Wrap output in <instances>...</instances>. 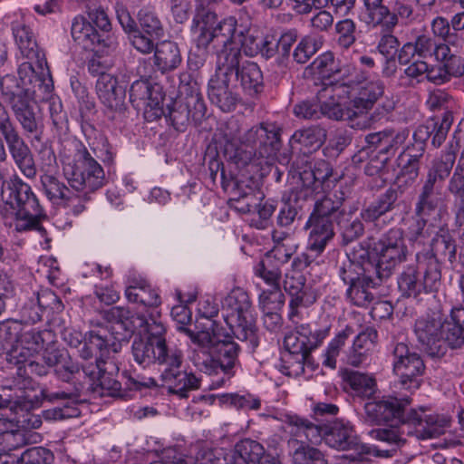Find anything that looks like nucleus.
<instances>
[{
  "label": "nucleus",
  "instance_id": "4be33fe9",
  "mask_svg": "<svg viewBox=\"0 0 464 464\" xmlns=\"http://www.w3.org/2000/svg\"><path fill=\"white\" fill-rule=\"evenodd\" d=\"M320 431V441L324 440L326 445L338 450L354 449L358 438L353 425L349 421L336 420L328 424L314 423Z\"/></svg>",
  "mask_w": 464,
  "mask_h": 464
},
{
  "label": "nucleus",
  "instance_id": "412c9836",
  "mask_svg": "<svg viewBox=\"0 0 464 464\" xmlns=\"http://www.w3.org/2000/svg\"><path fill=\"white\" fill-rule=\"evenodd\" d=\"M414 333L421 349L431 358L445 356V345L440 340L443 321L440 317L425 316L416 320Z\"/></svg>",
  "mask_w": 464,
  "mask_h": 464
},
{
  "label": "nucleus",
  "instance_id": "6e6552de",
  "mask_svg": "<svg viewBox=\"0 0 464 464\" xmlns=\"http://www.w3.org/2000/svg\"><path fill=\"white\" fill-rule=\"evenodd\" d=\"M284 422L289 430L287 451L292 464H327L324 454L317 448L307 443L320 441V431L311 420L287 414Z\"/></svg>",
  "mask_w": 464,
  "mask_h": 464
},
{
  "label": "nucleus",
  "instance_id": "a878e982",
  "mask_svg": "<svg viewBox=\"0 0 464 464\" xmlns=\"http://www.w3.org/2000/svg\"><path fill=\"white\" fill-rule=\"evenodd\" d=\"M130 102L138 109L144 107L146 113L147 110L150 109L155 117L161 112V94L146 79H140L132 82L130 88Z\"/></svg>",
  "mask_w": 464,
  "mask_h": 464
},
{
  "label": "nucleus",
  "instance_id": "423d86ee",
  "mask_svg": "<svg viewBox=\"0 0 464 464\" xmlns=\"http://www.w3.org/2000/svg\"><path fill=\"white\" fill-rule=\"evenodd\" d=\"M2 198L14 210L16 231L36 229L45 233V229L40 225V219L45 216L44 211L29 184L14 175L3 183Z\"/></svg>",
  "mask_w": 464,
  "mask_h": 464
},
{
  "label": "nucleus",
  "instance_id": "6e6d98bb",
  "mask_svg": "<svg viewBox=\"0 0 464 464\" xmlns=\"http://www.w3.org/2000/svg\"><path fill=\"white\" fill-rule=\"evenodd\" d=\"M217 36V41L223 45L219 52H223L227 47L239 46V44L235 42V34L237 31V20L233 16H228L222 19L213 28Z\"/></svg>",
  "mask_w": 464,
  "mask_h": 464
},
{
  "label": "nucleus",
  "instance_id": "c9c22d12",
  "mask_svg": "<svg viewBox=\"0 0 464 464\" xmlns=\"http://www.w3.org/2000/svg\"><path fill=\"white\" fill-rule=\"evenodd\" d=\"M40 182L44 194L51 201L71 206L79 200L76 192L52 173H43L40 176Z\"/></svg>",
  "mask_w": 464,
  "mask_h": 464
},
{
  "label": "nucleus",
  "instance_id": "79ce46f5",
  "mask_svg": "<svg viewBox=\"0 0 464 464\" xmlns=\"http://www.w3.org/2000/svg\"><path fill=\"white\" fill-rule=\"evenodd\" d=\"M431 252H420L416 256H427L436 260L440 266V262L453 263L456 259L457 246L454 239L449 234L436 235L430 245Z\"/></svg>",
  "mask_w": 464,
  "mask_h": 464
},
{
  "label": "nucleus",
  "instance_id": "f8f14e48",
  "mask_svg": "<svg viewBox=\"0 0 464 464\" xmlns=\"http://www.w3.org/2000/svg\"><path fill=\"white\" fill-rule=\"evenodd\" d=\"M372 249L377 256V263L374 264L377 269V277L389 278L393 270L404 262L408 256V247L402 229L391 228L373 244Z\"/></svg>",
  "mask_w": 464,
  "mask_h": 464
},
{
  "label": "nucleus",
  "instance_id": "f03ea898",
  "mask_svg": "<svg viewBox=\"0 0 464 464\" xmlns=\"http://www.w3.org/2000/svg\"><path fill=\"white\" fill-rule=\"evenodd\" d=\"M62 166L63 176L79 201L90 200L91 195L107 183L103 168L81 142L75 143L72 154L63 156Z\"/></svg>",
  "mask_w": 464,
  "mask_h": 464
},
{
  "label": "nucleus",
  "instance_id": "a18cd8bd",
  "mask_svg": "<svg viewBox=\"0 0 464 464\" xmlns=\"http://www.w3.org/2000/svg\"><path fill=\"white\" fill-rule=\"evenodd\" d=\"M283 286L291 298L308 295L317 298L312 287L306 285L305 276L297 270L291 269L285 274Z\"/></svg>",
  "mask_w": 464,
  "mask_h": 464
},
{
  "label": "nucleus",
  "instance_id": "c03bdc74",
  "mask_svg": "<svg viewBox=\"0 0 464 464\" xmlns=\"http://www.w3.org/2000/svg\"><path fill=\"white\" fill-rule=\"evenodd\" d=\"M456 160V154L447 150L438 159H435L428 170L425 181L435 185H441L450 176Z\"/></svg>",
  "mask_w": 464,
  "mask_h": 464
},
{
  "label": "nucleus",
  "instance_id": "2eb2a0df",
  "mask_svg": "<svg viewBox=\"0 0 464 464\" xmlns=\"http://www.w3.org/2000/svg\"><path fill=\"white\" fill-rule=\"evenodd\" d=\"M179 92L181 97L169 109V120L178 131H184L190 121L199 123L205 117L207 107L197 83L183 84L181 79Z\"/></svg>",
  "mask_w": 464,
  "mask_h": 464
},
{
  "label": "nucleus",
  "instance_id": "b1692460",
  "mask_svg": "<svg viewBox=\"0 0 464 464\" xmlns=\"http://www.w3.org/2000/svg\"><path fill=\"white\" fill-rule=\"evenodd\" d=\"M444 44H438L435 40L427 34L418 35L414 41L405 43L398 52V62L401 65H407L416 57L425 60L434 56L442 59L444 56Z\"/></svg>",
  "mask_w": 464,
  "mask_h": 464
},
{
  "label": "nucleus",
  "instance_id": "e433bc0d",
  "mask_svg": "<svg viewBox=\"0 0 464 464\" xmlns=\"http://www.w3.org/2000/svg\"><path fill=\"white\" fill-rule=\"evenodd\" d=\"M44 363L54 368V374L60 381H70L80 374V367L73 362L66 352L47 349L43 355Z\"/></svg>",
  "mask_w": 464,
  "mask_h": 464
},
{
  "label": "nucleus",
  "instance_id": "bb28decb",
  "mask_svg": "<svg viewBox=\"0 0 464 464\" xmlns=\"http://www.w3.org/2000/svg\"><path fill=\"white\" fill-rule=\"evenodd\" d=\"M359 256L355 254L353 256H347L339 267V276L344 284L352 285L371 273L377 275V269L373 263L369 260L368 251L362 248Z\"/></svg>",
  "mask_w": 464,
  "mask_h": 464
},
{
  "label": "nucleus",
  "instance_id": "ddd939ff",
  "mask_svg": "<svg viewBox=\"0 0 464 464\" xmlns=\"http://www.w3.org/2000/svg\"><path fill=\"white\" fill-rule=\"evenodd\" d=\"M223 57L217 53L216 72L208 82V94L210 102L221 111H231L239 100L231 77L236 60L233 56Z\"/></svg>",
  "mask_w": 464,
  "mask_h": 464
},
{
  "label": "nucleus",
  "instance_id": "72a5a7b5",
  "mask_svg": "<svg viewBox=\"0 0 464 464\" xmlns=\"http://www.w3.org/2000/svg\"><path fill=\"white\" fill-rule=\"evenodd\" d=\"M363 8L362 11V21L372 27L381 25L382 28L392 31V24H395V15L388 6L383 5V0H362Z\"/></svg>",
  "mask_w": 464,
  "mask_h": 464
},
{
  "label": "nucleus",
  "instance_id": "09e8293b",
  "mask_svg": "<svg viewBox=\"0 0 464 464\" xmlns=\"http://www.w3.org/2000/svg\"><path fill=\"white\" fill-rule=\"evenodd\" d=\"M325 137L324 129L319 126H311L295 130L292 135L291 141L311 150L318 149L324 143Z\"/></svg>",
  "mask_w": 464,
  "mask_h": 464
},
{
  "label": "nucleus",
  "instance_id": "aec40b11",
  "mask_svg": "<svg viewBox=\"0 0 464 464\" xmlns=\"http://www.w3.org/2000/svg\"><path fill=\"white\" fill-rule=\"evenodd\" d=\"M402 409L398 421L411 424L415 427L417 437L421 440L436 438L444 432L448 420L436 414H426L423 411L410 410L406 412V406L411 403L410 397L401 398Z\"/></svg>",
  "mask_w": 464,
  "mask_h": 464
},
{
  "label": "nucleus",
  "instance_id": "69168bd1",
  "mask_svg": "<svg viewBox=\"0 0 464 464\" xmlns=\"http://www.w3.org/2000/svg\"><path fill=\"white\" fill-rule=\"evenodd\" d=\"M317 41L312 36L300 40L293 52L294 61L297 63H306L318 51Z\"/></svg>",
  "mask_w": 464,
  "mask_h": 464
},
{
  "label": "nucleus",
  "instance_id": "603ef678",
  "mask_svg": "<svg viewBox=\"0 0 464 464\" xmlns=\"http://www.w3.org/2000/svg\"><path fill=\"white\" fill-rule=\"evenodd\" d=\"M139 29L152 38H161L164 28L157 14L150 8H142L138 13Z\"/></svg>",
  "mask_w": 464,
  "mask_h": 464
},
{
  "label": "nucleus",
  "instance_id": "bf43d9fd",
  "mask_svg": "<svg viewBox=\"0 0 464 464\" xmlns=\"http://www.w3.org/2000/svg\"><path fill=\"white\" fill-rule=\"evenodd\" d=\"M444 57H437L436 61L442 66L448 79L450 77H460L464 74V60L461 56L452 53L448 45L444 44Z\"/></svg>",
  "mask_w": 464,
  "mask_h": 464
},
{
  "label": "nucleus",
  "instance_id": "c756f323",
  "mask_svg": "<svg viewBox=\"0 0 464 464\" xmlns=\"http://www.w3.org/2000/svg\"><path fill=\"white\" fill-rule=\"evenodd\" d=\"M334 223L330 219H321L310 216L306 227H309L308 251L314 252L315 256L321 255L326 245L334 238Z\"/></svg>",
  "mask_w": 464,
  "mask_h": 464
},
{
  "label": "nucleus",
  "instance_id": "37998d69",
  "mask_svg": "<svg viewBox=\"0 0 464 464\" xmlns=\"http://www.w3.org/2000/svg\"><path fill=\"white\" fill-rule=\"evenodd\" d=\"M343 379L354 396L369 399L376 392V381L371 374L346 370Z\"/></svg>",
  "mask_w": 464,
  "mask_h": 464
},
{
  "label": "nucleus",
  "instance_id": "9b49d317",
  "mask_svg": "<svg viewBox=\"0 0 464 464\" xmlns=\"http://www.w3.org/2000/svg\"><path fill=\"white\" fill-rule=\"evenodd\" d=\"M8 152L21 173L29 179H35L37 169L34 154L12 121L7 111L0 105V161H5Z\"/></svg>",
  "mask_w": 464,
  "mask_h": 464
},
{
  "label": "nucleus",
  "instance_id": "c85d7f7f",
  "mask_svg": "<svg viewBox=\"0 0 464 464\" xmlns=\"http://www.w3.org/2000/svg\"><path fill=\"white\" fill-rule=\"evenodd\" d=\"M402 409L401 399L396 397H383L382 400L365 403L366 417L372 422L380 424L398 420Z\"/></svg>",
  "mask_w": 464,
  "mask_h": 464
},
{
  "label": "nucleus",
  "instance_id": "a211bd4d",
  "mask_svg": "<svg viewBox=\"0 0 464 464\" xmlns=\"http://www.w3.org/2000/svg\"><path fill=\"white\" fill-rule=\"evenodd\" d=\"M219 56H233L236 60L232 72L234 82L239 81L246 94L254 97L264 90L263 72L256 63L246 60L239 46L227 47L223 52H218Z\"/></svg>",
  "mask_w": 464,
  "mask_h": 464
},
{
  "label": "nucleus",
  "instance_id": "0eeeda50",
  "mask_svg": "<svg viewBox=\"0 0 464 464\" xmlns=\"http://www.w3.org/2000/svg\"><path fill=\"white\" fill-rule=\"evenodd\" d=\"M223 135L227 144L249 147L266 163L275 159L281 148V128L276 122H262L241 134L239 121L231 118L225 124Z\"/></svg>",
  "mask_w": 464,
  "mask_h": 464
},
{
  "label": "nucleus",
  "instance_id": "e2e57ef3",
  "mask_svg": "<svg viewBox=\"0 0 464 464\" xmlns=\"http://www.w3.org/2000/svg\"><path fill=\"white\" fill-rule=\"evenodd\" d=\"M54 459L53 452L44 447H33L24 450L17 462L21 464H52Z\"/></svg>",
  "mask_w": 464,
  "mask_h": 464
},
{
  "label": "nucleus",
  "instance_id": "8fccbe9b",
  "mask_svg": "<svg viewBox=\"0 0 464 464\" xmlns=\"http://www.w3.org/2000/svg\"><path fill=\"white\" fill-rule=\"evenodd\" d=\"M306 352H295L290 348H285L280 361V371L291 377H297L304 373Z\"/></svg>",
  "mask_w": 464,
  "mask_h": 464
},
{
  "label": "nucleus",
  "instance_id": "f704fd0d",
  "mask_svg": "<svg viewBox=\"0 0 464 464\" xmlns=\"http://www.w3.org/2000/svg\"><path fill=\"white\" fill-rule=\"evenodd\" d=\"M153 62L156 69L161 73L176 70L182 63V55L177 43L161 41L156 44Z\"/></svg>",
  "mask_w": 464,
  "mask_h": 464
},
{
  "label": "nucleus",
  "instance_id": "1a4fd4ad",
  "mask_svg": "<svg viewBox=\"0 0 464 464\" xmlns=\"http://www.w3.org/2000/svg\"><path fill=\"white\" fill-rule=\"evenodd\" d=\"M224 319L236 338L247 342L252 347L258 344L256 316L248 294L237 287L222 303Z\"/></svg>",
  "mask_w": 464,
  "mask_h": 464
},
{
  "label": "nucleus",
  "instance_id": "20e7f679",
  "mask_svg": "<svg viewBox=\"0 0 464 464\" xmlns=\"http://www.w3.org/2000/svg\"><path fill=\"white\" fill-rule=\"evenodd\" d=\"M12 31L22 56L29 60L22 63L18 67L21 82L24 85H37L44 97H48L53 90V82L45 53L39 48L33 30L26 24H15Z\"/></svg>",
  "mask_w": 464,
  "mask_h": 464
},
{
  "label": "nucleus",
  "instance_id": "774afa93",
  "mask_svg": "<svg viewBox=\"0 0 464 464\" xmlns=\"http://www.w3.org/2000/svg\"><path fill=\"white\" fill-rule=\"evenodd\" d=\"M448 190L456 197L455 200H464V151L449 181Z\"/></svg>",
  "mask_w": 464,
  "mask_h": 464
},
{
  "label": "nucleus",
  "instance_id": "4468645a",
  "mask_svg": "<svg viewBox=\"0 0 464 464\" xmlns=\"http://www.w3.org/2000/svg\"><path fill=\"white\" fill-rule=\"evenodd\" d=\"M391 356L393 372L398 376V383L402 390L411 393L418 390L422 383L425 364L421 356L411 351L403 343L391 345Z\"/></svg>",
  "mask_w": 464,
  "mask_h": 464
},
{
  "label": "nucleus",
  "instance_id": "cd10ccee",
  "mask_svg": "<svg viewBox=\"0 0 464 464\" xmlns=\"http://www.w3.org/2000/svg\"><path fill=\"white\" fill-rule=\"evenodd\" d=\"M399 195L398 188H389L374 201L362 209L361 218L366 223H372L375 227H379L381 219L384 221L387 213L394 208Z\"/></svg>",
  "mask_w": 464,
  "mask_h": 464
},
{
  "label": "nucleus",
  "instance_id": "7ed1b4c3",
  "mask_svg": "<svg viewBox=\"0 0 464 464\" xmlns=\"http://www.w3.org/2000/svg\"><path fill=\"white\" fill-rule=\"evenodd\" d=\"M186 335L198 345L194 350L193 362L209 374L223 372L226 380L234 375V367L237 362L239 346L231 340H217L208 331L195 333L184 328Z\"/></svg>",
  "mask_w": 464,
  "mask_h": 464
},
{
  "label": "nucleus",
  "instance_id": "9d476101",
  "mask_svg": "<svg viewBox=\"0 0 464 464\" xmlns=\"http://www.w3.org/2000/svg\"><path fill=\"white\" fill-rule=\"evenodd\" d=\"M397 284L404 297L417 298L423 293L436 292L441 285L440 266L431 257L416 256V264L403 267Z\"/></svg>",
  "mask_w": 464,
  "mask_h": 464
},
{
  "label": "nucleus",
  "instance_id": "58836bf2",
  "mask_svg": "<svg viewBox=\"0 0 464 464\" xmlns=\"http://www.w3.org/2000/svg\"><path fill=\"white\" fill-rule=\"evenodd\" d=\"M442 187L424 181L415 203V217H430L442 203Z\"/></svg>",
  "mask_w": 464,
  "mask_h": 464
},
{
  "label": "nucleus",
  "instance_id": "a19ab883",
  "mask_svg": "<svg viewBox=\"0 0 464 464\" xmlns=\"http://www.w3.org/2000/svg\"><path fill=\"white\" fill-rule=\"evenodd\" d=\"M125 296L129 302L144 306L158 307L161 304L158 290L145 280H132L125 289Z\"/></svg>",
  "mask_w": 464,
  "mask_h": 464
},
{
  "label": "nucleus",
  "instance_id": "dca6fc26",
  "mask_svg": "<svg viewBox=\"0 0 464 464\" xmlns=\"http://www.w3.org/2000/svg\"><path fill=\"white\" fill-rule=\"evenodd\" d=\"M79 380L80 374L70 381H62V384L56 391L50 388L42 390V396L45 401L52 403H63V407L47 411L45 413L47 419L63 420L80 415V411L76 405L83 401L82 393L84 389V383Z\"/></svg>",
  "mask_w": 464,
  "mask_h": 464
},
{
  "label": "nucleus",
  "instance_id": "f257e3e1",
  "mask_svg": "<svg viewBox=\"0 0 464 464\" xmlns=\"http://www.w3.org/2000/svg\"><path fill=\"white\" fill-rule=\"evenodd\" d=\"M108 317L115 322L121 332L128 333L126 341L134 334H146V337H135L131 344L134 361L143 368L152 364L162 367L160 379L170 393L188 398L191 391L200 388L201 378L191 370L183 367V353L167 343L163 324L150 316L149 319L132 314L128 308L113 306L108 310Z\"/></svg>",
  "mask_w": 464,
  "mask_h": 464
},
{
  "label": "nucleus",
  "instance_id": "2f4dec72",
  "mask_svg": "<svg viewBox=\"0 0 464 464\" xmlns=\"http://www.w3.org/2000/svg\"><path fill=\"white\" fill-rule=\"evenodd\" d=\"M384 83L377 79L365 81L359 83L356 87V93L351 101V104L358 111V115H362L371 110L375 102L384 93Z\"/></svg>",
  "mask_w": 464,
  "mask_h": 464
},
{
  "label": "nucleus",
  "instance_id": "f3484780",
  "mask_svg": "<svg viewBox=\"0 0 464 464\" xmlns=\"http://www.w3.org/2000/svg\"><path fill=\"white\" fill-rule=\"evenodd\" d=\"M105 318L109 323L108 328L90 331L85 334L83 343L79 349L82 359L87 361L98 358V353L102 357L110 352L117 353L121 349V342L126 340L128 333L121 332L117 322L108 317V311L105 312Z\"/></svg>",
  "mask_w": 464,
  "mask_h": 464
},
{
  "label": "nucleus",
  "instance_id": "de8ad7c7",
  "mask_svg": "<svg viewBox=\"0 0 464 464\" xmlns=\"http://www.w3.org/2000/svg\"><path fill=\"white\" fill-rule=\"evenodd\" d=\"M242 43L254 44V47H249V54L255 55L260 53L266 59H270L276 55L277 51L276 38L272 34H266L264 36L254 35L253 33L247 32L244 36Z\"/></svg>",
  "mask_w": 464,
  "mask_h": 464
},
{
  "label": "nucleus",
  "instance_id": "4d7b16f0",
  "mask_svg": "<svg viewBox=\"0 0 464 464\" xmlns=\"http://www.w3.org/2000/svg\"><path fill=\"white\" fill-rule=\"evenodd\" d=\"M352 334V330L346 328L340 332L328 344L324 353L323 364L330 369L336 368V358L342 348L345 344L347 339Z\"/></svg>",
  "mask_w": 464,
  "mask_h": 464
},
{
  "label": "nucleus",
  "instance_id": "ea45409f",
  "mask_svg": "<svg viewBox=\"0 0 464 464\" xmlns=\"http://www.w3.org/2000/svg\"><path fill=\"white\" fill-rule=\"evenodd\" d=\"M382 280L378 278L375 273L361 277L359 281L347 288V298L356 306H367L373 300L371 289L377 287Z\"/></svg>",
  "mask_w": 464,
  "mask_h": 464
},
{
  "label": "nucleus",
  "instance_id": "393cba45",
  "mask_svg": "<svg viewBox=\"0 0 464 464\" xmlns=\"http://www.w3.org/2000/svg\"><path fill=\"white\" fill-rule=\"evenodd\" d=\"M96 92L104 106L114 112L111 119L124 115L125 89L119 85L117 78L111 74H102L96 82Z\"/></svg>",
  "mask_w": 464,
  "mask_h": 464
},
{
  "label": "nucleus",
  "instance_id": "864d4df0",
  "mask_svg": "<svg viewBox=\"0 0 464 464\" xmlns=\"http://www.w3.org/2000/svg\"><path fill=\"white\" fill-rule=\"evenodd\" d=\"M281 266V264L266 254L255 266V274L269 285H280Z\"/></svg>",
  "mask_w": 464,
  "mask_h": 464
},
{
  "label": "nucleus",
  "instance_id": "0e129e2a",
  "mask_svg": "<svg viewBox=\"0 0 464 464\" xmlns=\"http://www.w3.org/2000/svg\"><path fill=\"white\" fill-rule=\"evenodd\" d=\"M338 62L331 52H326L319 55L313 62L312 65L316 73L322 78H333L338 71Z\"/></svg>",
  "mask_w": 464,
  "mask_h": 464
},
{
  "label": "nucleus",
  "instance_id": "5fc2aeb1",
  "mask_svg": "<svg viewBox=\"0 0 464 464\" xmlns=\"http://www.w3.org/2000/svg\"><path fill=\"white\" fill-rule=\"evenodd\" d=\"M409 135L410 130L407 128H402L399 130H384L383 145L379 151L381 154H384L387 156L384 161H386L390 157L395 155L400 146L402 145L409 138Z\"/></svg>",
  "mask_w": 464,
  "mask_h": 464
},
{
  "label": "nucleus",
  "instance_id": "052dcab7",
  "mask_svg": "<svg viewBox=\"0 0 464 464\" xmlns=\"http://www.w3.org/2000/svg\"><path fill=\"white\" fill-rule=\"evenodd\" d=\"M270 289L263 290L259 295V306L262 311L281 310L285 304V295L280 285H270Z\"/></svg>",
  "mask_w": 464,
  "mask_h": 464
},
{
  "label": "nucleus",
  "instance_id": "6ab92c4d",
  "mask_svg": "<svg viewBox=\"0 0 464 464\" xmlns=\"http://www.w3.org/2000/svg\"><path fill=\"white\" fill-rule=\"evenodd\" d=\"M71 34L74 42L85 50L109 53L118 47L119 42L113 34H101L83 16L72 20Z\"/></svg>",
  "mask_w": 464,
  "mask_h": 464
},
{
  "label": "nucleus",
  "instance_id": "3c124183",
  "mask_svg": "<svg viewBox=\"0 0 464 464\" xmlns=\"http://www.w3.org/2000/svg\"><path fill=\"white\" fill-rule=\"evenodd\" d=\"M235 454L240 464H255L264 456L265 449L259 442L245 439L236 444Z\"/></svg>",
  "mask_w": 464,
  "mask_h": 464
},
{
  "label": "nucleus",
  "instance_id": "680f3d73",
  "mask_svg": "<svg viewBox=\"0 0 464 464\" xmlns=\"http://www.w3.org/2000/svg\"><path fill=\"white\" fill-rule=\"evenodd\" d=\"M441 341L445 345V354L448 349H459L464 345V331L460 326L454 324L452 322L443 321V334Z\"/></svg>",
  "mask_w": 464,
  "mask_h": 464
},
{
  "label": "nucleus",
  "instance_id": "13d9d810",
  "mask_svg": "<svg viewBox=\"0 0 464 464\" xmlns=\"http://www.w3.org/2000/svg\"><path fill=\"white\" fill-rule=\"evenodd\" d=\"M359 81L355 79H348L346 82L332 83L329 87L324 88L319 92V99L329 96V98H337L338 101L343 102L344 99H350L353 96Z\"/></svg>",
  "mask_w": 464,
  "mask_h": 464
},
{
  "label": "nucleus",
  "instance_id": "473e14b6",
  "mask_svg": "<svg viewBox=\"0 0 464 464\" xmlns=\"http://www.w3.org/2000/svg\"><path fill=\"white\" fill-rule=\"evenodd\" d=\"M235 208L242 213H252L257 207V201L263 198V194L251 179L236 180L233 188Z\"/></svg>",
  "mask_w": 464,
  "mask_h": 464
},
{
  "label": "nucleus",
  "instance_id": "338daca9",
  "mask_svg": "<svg viewBox=\"0 0 464 464\" xmlns=\"http://www.w3.org/2000/svg\"><path fill=\"white\" fill-rule=\"evenodd\" d=\"M26 439L23 430H6L0 433V452L5 455L26 444Z\"/></svg>",
  "mask_w": 464,
  "mask_h": 464
},
{
  "label": "nucleus",
  "instance_id": "5701e85b",
  "mask_svg": "<svg viewBox=\"0 0 464 464\" xmlns=\"http://www.w3.org/2000/svg\"><path fill=\"white\" fill-rule=\"evenodd\" d=\"M329 335V328L313 329L311 324L302 323L287 333L284 338V347L294 352H312L319 347Z\"/></svg>",
  "mask_w": 464,
  "mask_h": 464
},
{
  "label": "nucleus",
  "instance_id": "4c0bfd02",
  "mask_svg": "<svg viewBox=\"0 0 464 464\" xmlns=\"http://www.w3.org/2000/svg\"><path fill=\"white\" fill-rule=\"evenodd\" d=\"M372 439L386 443L389 449L381 450L377 446L369 449V453L380 458H390L393 456L398 448L405 443L401 432L396 426L388 428L373 429L369 432Z\"/></svg>",
  "mask_w": 464,
  "mask_h": 464
},
{
  "label": "nucleus",
  "instance_id": "49530a36",
  "mask_svg": "<svg viewBox=\"0 0 464 464\" xmlns=\"http://www.w3.org/2000/svg\"><path fill=\"white\" fill-rule=\"evenodd\" d=\"M321 111L322 115L336 121H352L359 117L358 111L351 103L346 105V102L335 101L334 98H330V101L324 102L321 104Z\"/></svg>",
  "mask_w": 464,
  "mask_h": 464
},
{
  "label": "nucleus",
  "instance_id": "7c9ffc66",
  "mask_svg": "<svg viewBox=\"0 0 464 464\" xmlns=\"http://www.w3.org/2000/svg\"><path fill=\"white\" fill-rule=\"evenodd\" d=\"M344 199V193L341 190L327 193L315 201L311 216L341 224L342 218L346 215L343 208Z\"/></svg>",
  "mask_w": 464,
  "mask_h": 464
},
{
  "label": "nucleus",
  "instance_id": "39448f33",
  "mask_svg": "<svg viewBox=\"0 0 464 464\" xmlns=\"http://www.w3.org/2000/svg\"><path fill=\"white\" fill-rule=\"evenodd\" d=\"M34 91L25 88L13 75L6 74L0 78V91L5 103L10 107L15 120L27 135H34L39 140L44 130L41 112L34 101V94L39 92L44 99L37 85L32 84ZM51 93L45 99H48Z\"/></svg>",
  "mask_w": 464,
  "mask_h": 464
}]
</instances>
